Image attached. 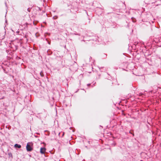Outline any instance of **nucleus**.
Returning a JSON list of instances; mask_svg holds the SVG:
<instances>
[{
    "label": "nucleus",
    "instance_id": "7ed1b4c3",
    "mask_svg": "<svg viewBox=\"0 0 161 161\" xmlns=\"http://www.w3.org/2000/svg\"><path fill=\"white\" fill-rule=\"evenodd\" d=\"M14 147H15V148H20L21 147V146L20 145H19L18 144H16L14 145Z\"/></svg>",
    "mask_w": 161,
    "mask_h": 161
},
{
    "label": "nucleus",
    "instance_id": "20e7f679",
    "mask_svg": "<svg viewBox=\"0 0 161 161\" xmlns=\"http://www.w3.org/2000/svg\"><path fill=\"white\" fill-rule=\"evenodd\" d=\"M8 154L9 156H12V154L11 153H8Z\"/></svg>",
    "mask_w": 161,
    "mask_h": 161
},
{
    "label": "nucleus",
    "instance_id": "f03ea898",
    "mask_svg": "<svg viewBox=\"0 0 161 161\" xmlns=\"http://www.w3.org/2000/svg\"><path fill=\"white\" fill-rule=\"evenodd\" d=\"M46 151V149L45 147H41L40 148V152L42 154H44Z\"/></svg>",
    "mask_w": 161,
    "mask_h": 161
},
{
    "label": "nucleus",
    "instance_id": "f257e3e1",
    "mask_svg": "<svg viewBox=\"0 0 161 161\" xmlns=\"http://www.w3.org/2000/svg\"><path fill=\"white\" fill-rule=\"evenodd\" d=\"M29 144V143H28L26 146V148L27 150L28 151H31L32 149V148L31 147L30 145Z\"/></svg>",
    "mask_w": 161,
    "mask_h": 161
}]
</instances>
